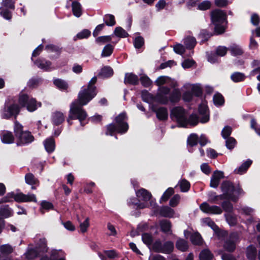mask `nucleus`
Listing matches in <instances>:
<instances>
[{
	"label": "nucleus",
	"mask_w": 260,
	"mask_h": 260,
	"mask_svg": "<svg viewBox=\"0 0 260 260\" xmlns=\"http://www.w3.org/2000/svg\"><path fill=\"white\" fill-rule=\"evenodd\" d=\"M96 81L97 77H93L88 83L87 86L81 88L78 93V99L71 104L68 119L69 125L72 124L70 119H78L81 125H84L87 123L86 120L87 114L82 106L87 105L97 94L98 90L95 86Z\"/></svg>",
	"instance_id": "f257e3e1"
},
{
	"label": "nucleus",
	"mask_w": 260,
	"mask_h": 260,
	"mask_svg": "<svg viewBox=\"0 0 260 260\" xmlns=\"http://www.w3.org/2000/svg\"><path fill=\"white\" fill-rule=\"evenodd\" d=\"M169 78L166 76H160L155 81V84L159 86L158 93L155 95V101L162 105H168L170 103L174 105L178 103L181 98V92L180 89L176 88L178 86L175 82L171 86L174 89L171 91L170 88L162 86L168 82Z\"/></svg>",
	"instance_id": "f03ea898"
},
{
	"label": "nucleus",
	"mask_w": 260,
	"mask_h": 260,
	"mask_svg": "<svg viewBox=\"0 0 260 260\" xmlns=\"http://www.w3.org/2000/svg\"><path fill=\"white\" fill-rule=\"evenodd\" d=\"M171 118L182 127L194 126L199 123L197 115L192 114L188 117L185 110L181 107L173 108L170 113Z\"/></svg>",
	"instance_id": "7ed1b4c3"
},
{
	"label": "nucleus",
	"mask_w": 260,
	"mask_h": 260,
	"mask_svg": "<svg viewBox=\"0 0 260 260\" xmlns=\"http://www.w3.org/2000/svg\"><path fill=\"white\" fill-rule=\"evenodd\" d=\"M127 116L124 112L119 114L115 118V123H111L107 126L106 135L113 136L115 132L124 134L128 129V125L126 122Z\"/></svg>",
	"instance_id": "20e7f679"
},
{
	"label": "nucleus",
	"mask_w": 260,
	"mask_h": 260,
	"mask_svg": "<svg viewBox=\"0 0 260 260\" xmlns=\"http://www.w3.org/2000/svg\"><path fill=\"white\" fill-rule=\"evenodd\" d=\"M221 189L225 199L231 200L236 202L240 195L244 194V191L240 186L235 187L233 183L229 181H224L221 185Z\"/></svg>",
	"instance_id": "39448f33"
},
{
	"label": "nucleus",
	"mask_w": 260,
	"mask_h": 260,
	"mask_svg": "<svg viewBox=\"0 0 260 260\" xmlns=\"http://www.w3.org/2000/svg\"><path fill=\"white\" fill-rule=\"evenodd\" d=\"M211 19L212 23L215 25V31L217 34L224 32L227 23L226 13L222 10L215 9L211 12Z\"/></svg>",
	"instance_id": "423d86ee"
},
{
	"label": "nucleus",
	"mask_w": 260,
	"mask_h": 260,
	"mask_svg": "<svg viewBox=\"0 0 260 260\" xmlns=\"http://www.w3.org/2000/svg\"><path fill=\"white\" fill-rule=\"evenodd\" d=\"M23 126L18 121L14 122V132L17 139V145L22 146L28 144L34 140V137L29 131H23Z\"/></svg>",
	"instance_id": "0eeeda50"
},
{
	"label": "nucleus",
	"mask_w": 260,
	"mask_h": 260,
	"mask_svg": "<svg viewBox=\"0 0 260 260\" xmlns=\"http://www.w3.org/2000/svg\"><path fill=\"white\" fill-rule=\"evenodd\" d=\"M14 200L17 202H37L36 197L34 194L28 193L25 194L22 192L15 193L14 192H9L4 197L1 203L10 202Z\"/></svg>",
	"instance_id": "6e6552de"
},
{
	"label": "nucleus",
	"mask_w": 260,
	"mask_h": 260,
	"mask_svg": "<svg viewBox=\"0 0 260 260\" xmlns=\"http://www.w3.org/2000/svg\"><path fill=\"white\" fill-rule=\"evenodd\" d=\"M19 104L21 107H25L29 112H34L41 106L40 102H38L31 96L22 92L19 94Z\"/></svg>",
	"instance_id": "1a4fd4ad"
},
{
	"label": "nucleus",
	"mask_w": 260,
	"mask_h": 260,
	"mask_svg": "<svg viewBox=\"0 0 260 260\" xmlns=\"http://www.w3.org/2000/svg\"><path fill=\"white\" fill-rule=\"evenodd\" d=\"M20 111V107L15 103L6 102L4 107L1 111V117L4 119H9L12 116L16 118Z\"/></svg>",
	"instance_id": "9d476101"
},
{
	"label": "nucleus",
	"mask_w": 260,
	"mask_h": 260,
	"mask_svg": "<svg viewBox=\"0 0 260 260\" xmlns=\"http://www.w3.org/2000/svg\"><path fill=\"white\" fill-rule=\"evenodd\" d=\"M152 249L156 252L170 254L173 250L174 243L170 241L162 243L160 240H157L153 244Z\"/></svg>",
	"instance_id": "9b49d317"
},
{
	"label": "nucleus",
	"mask_w": 260,
	"mask_h": 260,
	"mask_svg": "<svg viewBox=\"0 0 260 260\" xmlns=\"http://www.w3.org/2000/svg\"><path fill=\"white\" fill-rule=\"evenodd\" d=\"M150 205L152 208H154V213L155 214H158L164 217L172 218L174 216V210L169 206L158 207L156 206V204L152 201L150 202Z\"/></svg>",
	"instance_id": "f8f14e48"
},
{
	"label": "nucleus",
	"mask_w": 260,
	"mask_h": 260,
	"mask_svg": "<svg viewBox=\"0 0 260 260\" xmlns=\"http://www.w3.org/2000/svg\"><path fill=\"white\" fill-rule=\"evenodd\" d=\"M239 241V234L237 233L233 232L230 234L229 236L226 239L223 248L229 252H233L236 246V244Z\"/></svg>",
	"instance_id": "ddd939ff"
},
{
	"label": "nucleus",
	"mask_w": 260,
	"mask_h": 260,
	"mask_svg": "<svg viewBox=\"0 0 260 260\" xmlns=\"http://www.w3.org/2000/svg\"><path fill=\"white\" fill-rule=\"evenodd\" d=\"M15 247L9 244L0 246V260H12L11 254L14 251Z\"/></svg>",
	"instance_id": "4468645a"
},
{
	"label": "nucleus",
	"mask_w": 260,
	"mask_h": 260,
	"mask_svg": "<svg viewBox=\"0 0 260 260\" xmlns=\"http://www.w3.org/2000/svg\"><path fill=\"white\" fill-rule=\"evenodd\" d=\"M200 209L203 212L209 214H220L222 213V209L217 206H211L206 202H204L200 206Z\"/></svg>",
	"instance_id": "2eb2a0df"
},
{
	"label": "nucleus",
	"mask_w": 260,
	"mask_h": 260,
	"mask_svg": "<svg viewBox=\"0 0 260 260\" xmlns=\"http://www.w3.org/2000/svg\"><path fill=\"white\" fill-rule=\"evenodd\" d=\"M32 61L38 68L44 71L48 72L54 69V68L52 66L51 62L44 58H38Z\"/></svg>",
	"instance_id": "dca6fc26"
},
{
	"label": "nucleus",
	"mask_w": 260,
	"mask_h": 260,
	"mask_svg": "<svg viewBox=\"0 0 260 260\" xmlns=\"http://www.w3.org/2000/svg\"><path fill=\"white\" fill-rule=\"evenodd\" d=\"M224 177V173L222 171L216 170L214 171L211 177L210 186L213 188H217L220 180Z\"/></svg>",
	"instance_id": "f3484780"
},
{
	"label": "nucleus",
	"mask_w": 260,
	"mask_h": 260,
	"mask_svg": "<svg viewBox=\"0 0 260 260\" xmlns=\"http://www.w3.org/2000/svg\"><path fill=\"white\" fill-rule=\"evenodd\" d=\"M199 112L202 115L200 118V122L206 123L209 120V115L208 114V107L205 104H201L199 106Z\"/></svg>",
	"instance_id": "a211bd4d"
},
{
	"label": "nucleus",
	"mask_w": 260,
	"mask_h": 260,
	"mask_svg": "<svg viewBox=\"0 0 260 260\" xmlns=\"http://www.w3.org/2000/svg\"><path fill=\"white\" fill-rule=\"evenodd\" d=\"M25 180L27 184L31 186L32 189H36V187L39 185V180L32 173H27L25 176Z\"/></svg>",
	"instance_id": "6ab92c4d"
},
{
	"label": "nucleus",
	"mask_w": 260,
	"mask_h": 260,
	"mask_svg": "<svg viewBox=\"0 0 260 260\" xmlns=\"http://www.w3.org/2000/svg\"><path fill=\"white\" fill-rule=\"evenodd\" d=\"M127 205L129 207L136 209H142L148 207L145 203H140L137 198H131L127 201Z\"/></svg>",
	"instance_id": "aec40b11"
},
{
	"label": "nucleus",
	"mask_w": 260,
	"mask_h": 260,
	"mask_svg": "<svg viewBox=\"0 0 260 260\" xmlns=\"http://www.w3.org/2000/svg\"><path fill=\"white\" fill-rule=\"evenodd\" d=\"M0 136L4 143L11 144L14 141V137L12 132L7 131H2L0 133Z\"/></svg>",
	"instance_id": "412c9836"
},
{
	"label": "nucleus",
	"mask_w": 260,
	"mask_h": 260,
	"mask_svg": "<svg viewBox=\"0 0 260 260\" xmlns=\"http://www.w3.org/2000/svg\"><path fill=\"white\" fill-rule=\"evenodd\" d=\"M137 198L144 202H147L152 197L151 194L144 188H141L136 191Z\"/></svg>",
	"instance_id": "4be33fe9"
},
{
	"label": "nucleus",
	"mask_w": 260,
	"mask_h": 260,
	"mask_svg": "<svg viewBox=\"0 0 260 260\" xmlns=\"http://www.w3.org/2000/svg\"><path fill=\"white\" fill-rule=\"evenodd\" d=\"M40 252H41V251H40L37 248H32L29 246L26 252L24 254V255L27 260H30L38 257Z\"/></svg>",
	"instance_id": "5701e85b"
},
{
	"label": "nucleus",
	"mask_w": 260,
	"mask_h": 260,
	"mask_svg": "<svg viewBox=\"0 0 260 260\" xmlns=\"http://www.w3.org/2000/svg\"><path fill=\"white\" fill-rule=\"evenodd\" d=\"M138 77L133 73H126L125 75L124 82L125 84H129L136 85L139 83Z\"/></svg>",
	"instance_id": "b1692460"
},
{
	"label": "nucleus",
	"mask_w": 260,
	"mask_h": 260,
	"mask_svg": "<svg viewBox=\"0 0 260 260\" xmlns=\"http://www.w3.org/2000/svg\"><path fill=\"white\" fill-rule=\"evenodd\" d=\"M64 120V116L60 112L56 111L52 115V122L54 125H58Z\"/></svg>",
	"instance_id": "393cba45"
},
{
	"label": "nucleus",
	"mask_w": 260,
	"mask_h": 260,
	"mask_svg": "<svg viewBox=\"0 0 260 260\" xmlns=\"http://www.w3.org/2000/svg\"><path fill=\"white\" fill-rule=\"evenodd\" d=\"M156 113L157 118L160 120H166L168 117V110L166 107H159L156 110H153Z\"/></svg>",
	"instance_id": "a878e982"
},
{
	"label": "nucleus",
	"mask_w": 260,
	"mask_h": 260,
	"mask_svg": "<svg viewBox=\"0 0 260 260\" xmlns=\"http://www.w3.org/2000/svg\"><path fill=\"white\" fill-rule=\"evenodd\" d=\"M36 246L39 250L41 252H44L47 251V241L45 238H36L35 239Z\"/></svg>",
	"instance_id": "bb28decb"
},
{
	"label": "nucleus",
	"mask_w": 260,
	"mask_h": 260,
	"mask_svg": "<svg viewBox=\"0 0 260 260\" xmlns=\"http://www.w3.org/2000/svg\"><path fill=\"white\" fill-rule=\"evenodd\" d=\"M44 145L46 151L49 153H52L55 150V140L53 138H49L44 141Z\"/></svg>",
	"instance_id": "cd10ccee"
},
{
	"label": "nucleus",
	"mask_w": 260,
	"mask_h": 260,
	"mask_svg": "<svg viewBox=\"0 0 260 260\" xmlns=\"http://www.w3.org/2000/svg\"><path fill=\"white\" fill-rule=\"evenodd\" d=\"M199 142V137L196 134H190L187 140V145L188 146V150L189 152H192V150L190 149V148L196 146Z\"/></svg>",
	"instance_id": "c85d7f7f"
},
{
	"label": "nucleus",
	"mask_w": 260,
	"mask_h": 260,
	"mask_svg": "<svg viewBox=\"0 0 260 260\" xmlns=\"http://www.w3.org/2000/svg\"><path fill=\"white\" fill-rule=\"evenodd\" d=\"M252 164V160L248 159L244 162L239 168L236 169L234 171L235 173L239 174H243L245 173L249 167Z\"/></svg>",
	"instance_id": "c756f323"
},
{
	"label": "nucleus",
	"mask_w": 260,
	"mask_h": 260,
	"mask_svg": "<svg viewBox=\"0 0 260 260\" xmlns=\"http://www.w3.org/2000/svg\"><path fill=\"white\" fill-rule=\"evenodd\" d=\"M228 49L233 56L241 55L243 53V50L242 47L236 44H231Z\"/></svg>",
	"instance_id": "7c9ffc66"
},
{
	"label": "nucleus",
	"mask_w": 260,
	"mask_h": 260,
	"mask_svg": "<svg viewBox=\"0 0 260 260\" xmlns=\"http://www.w3.org/2000/svg\"><path fill=\"white\" fill-rule=\"evenodd\" d=\"M176 186H179L180 191L182 192H187L190 188V183L185 179H180Z\"/></svg>",
	"instance_id": "2f4dec72"
},
{
	"label": "nucleus",
	"mask_w": 260,
	"mask_h": 260,
	"mask_svg": "<svg viewBox=\"0 0 260 260\" xmlns=\"http://www.w3.org/2000/svg\"><path fill=\"white\" fill-rule=\"evenodd\" d=\"M72 12L74 15L77 17H79L82 15V10L81 4L77 2L73 1L72 3Z\"/></svg>",
	"instance_id": "473e14b6"
},
{
	"label": "nucleus",
	"mask_w": 260,
	"mask_h": 260,
	"mask_svg": "<svg viewBox=\"0 0 260 260\" xmlns=\"http://www.w3.org/2000/svg\"><path fill=\"white\" fill-rule=\"evenodd\" d=\"M257 255V250L255 246L250 245L246 249V256L249 260H255Z\"/></svg>",
	"instance_id": "72a5a7b5"
},
{
	"label": "nucleus",
	"mask_w": 260,
	"mask_h": 260,
	"mask_svg": "<svg viewBox=\"0 0 260 260\" xmlns=\"http://www.w3.org/2000/svg\"><path fill=\"white\" fill-rule=\"evenodd\" d=\"M113 74V69L110 67H104L99 73V76L103 78H108L111 77Z\"/></svg>",
	"instance_id": "f704fd0d"
},
{
	"label": "nucleus",
	"mask_w": 260,
	"mask_h": 260,
	"mask_svg": "<svg viewBox=\"0 0 260 260\" xmlns=\"http://www.w3.org/2000/svg\"><path fill=\"white\" fill-rule=\"evenodd\" d=\"M184 44L187 49H193L197 44L196 39L194 37L188 36L184 39Z\"/></svg>",
	"instance_id": "c9c22d12"
},
{
	"label": "nucleus",
	"mask_w": 260,
	"mask_h": 260,
	"mask_svg": "<svg viewBox=\"0 0 260 260\" xmlns=\"http://www.w3.org/2000/svg\"><path fill=\"white\" fill-rule=\"evenodd\" d=\"M13 210L8 205H4L0 208V217L7 218L13 215Z\"/></svg>",
	"instance_id": "e433bc0d"
},
{
	"label": "nucleus",
	"mask_w": 260,
	"mask_h": 260,
	"mask_svg": "<svg viewBox=\"0 0 260 260\" xmlns=\"http://www.w3.org/2000/svg\"><path fill=\"white\" fill-rule=\"evenodd\" d=\"M161 230L162 232L167 233L171 232L172 224L170 220L163 219L159 223Z\"/></svg>",
	"instance_id": "4c0bfd02"
},
{
	"label": "nucleus",
	"mask_w": 260,
	"mask_h": 260,
	"mask_svg": "<svg viewBox=\"0 0 260 260\" xmlns=\"http://www.w3.org/2000/svg\"><path fill=\"white\" fill-rule=\"evenodd\" d=\"M53 83L60 90H67L68 88V84L64 80L60 79H54Z\"/></svg>",
	"instance_id": "58836bf2"
},
{
	"label": "nucleus",
	"mask_w": 260,
	"mask_h": 260,
	"mask_svg": "<svg viewBox=\"0 0 260 260\" xmlns=\"http://www.w3.org/2000/svg\"><path fill=\"white\" fill-rule=\"evenodd\" d=\"M176 246L178 250L181 251H185L188 248L187 242L181 239H179L177 241Z\"/></svg>",
	"instance_id": "ea45409f"
},
{
	"label": "nucleus",
	"mask_w": 260,
	"mask_h": 260,
	"mask_svg": "<svg viewBox=\"0 0 260 260\" xmlns=\"http://www.w3.org/2000/svg\"><path fill=\"white\" fill-rule=\"evenodd\" d=\"M214 104L216 106H221L224 103V99L220 93H216L213 98Z\"/></svg>",
	"instance_id": "a19ab883"
},
{
	"label": "nucleus",
	"mask_w": 260,
	"mask_h": 260,
	"mask_svg": "<svg viewBox=\"0 0 260 260\" xmlns=\"http://www.w3.org/2000/svg\"><path fill=\"white\" fill-rule=\"evenodd\" d=\"M245 78V75L243 73L240 72H235L231 76V80L236 83L243 81Z\"/></svg>",
	"instance_id": "79ce46f5"
},
{
	"label": "nucleus",
	"mask_w": 260,
	"mask_h": 260,
	"mask_svg": "<svg viewBox=\"0 0 260 260\" xmlns=\"http://www.w3.org/2000/svg\"><path fill=\"white\" fill-rule=\"evenodd\" d=\"M213 257V254L208 249L202 250L200 254V260H211Z\"/></svg>",
	"instance_id": "37998d69"
},
{
	"label": "nucleus",
	"mask_w": 260,
	"mask_h": 260,
	"mask_svg": "<svg viewBox=\"0 0 260 260\" xmlns=\"http://www.w3.org/2000/svg\"><path fill=\"white\" fill-rule=\"evenodd\" d=\"M104 21L106 25L114 26L116 24L115 17L112 14H106L104 16Z\"/></svg>",
	"instance_id": "c03bdc74"
},
{
	"label": "nucleus",
	"mask_w": 260,
	"mask_h": 260,
	"mask_svg": "<svg viewBox=\"0 0 260 260\" xmlns=\"http://www.w3.org/2000/svg\"><path fill=\"white\" fill-rule=\"evenodd\" d=\"M114 47L111 44H107L106 45L102 52L101 56L102 57H108L110 56L113 51Z\"/></svg>",
	"instance_id": "a18cd8bd"
},
{
	"label": "nucleus",
	"mask_w": 260,
	"mask_h": 260,
	"mask_svg": "<svg viewBox=\"0 0 260 260\" xmlns=\"http://www.w3.org/2000/svg\"><path fill=\"white\" fill-rule=\"evenodd\" d=\"M114 34L119 38H126L128 36V33L121 27L118 26L115 28Z\"/></svg>",
	"instance_id": "49530a36"
},
{
	"label": "nucleus",
	"mask_w": 260,
	"mask_h": 260,
	"mask_svg": "<svg viewBox=\"0 0 260 260\" xmlns=\"http://www.w3.org/2000/svg\"><path fill=\"white\" fill-rule=\"evenodd\" d=\"M212 36V34L209 32L206 29H203L201 31L199 37L202 39L201 41V43H203L204 42L208 40V39Z\"/></svg>",
	"instance_id": "de8ad7c7"
},
{
	"label": "nucleus",
	"mask_w": 260,
	"mask_h": 260,
	"mask_svg": "<svg viewBox=\"0 0 260 260\" xmlns=\"http://www.w3.org/2000/svg\"><path fill=\"white\" fill-rule=\"evenodd\" d=\"M174 190L173 188H168L162 194L160 198V202L167 201L170 197L174 193Z\"/></svg>",
	"instance_id": "09e8293b"
},
{
	"label": "nucleus",
	"mask_w": 260,
	"mask_h": 260,
	"mask_svg": "<svg viewBox=\"0 0 260 260\" xmlns=\"http://www.w3.org/2000/svg\"><path fill=\"white\" fill-rule=\"evenodd\" d=\"M141 96L142 100L148 103H149L153 100V95L146 90L142 91Z\"/></svg>",
	"instance_id": "8fccbe9b"
},
{
	"label": "nucleus",
	"mask_w": 260,
	"mask_h": 260,
	"mask_svg": "<svg viewBox=\"0 0 260 260\" xmlns=\"http://www.w3.org/2000/svg\"><path fill=\"white\" fill-rule=\"evenodd\" d=\"M226 220L230 225H234L237 223V217L232 212L227 213L224 215Z\"/></svg>",
	"instance_id": "3c124183"
},
{
	"label": "nucleus",
	"mask_w": 260,
	"mask_h": 260,
	"mask_svg": "<svg viewBox=\"0 0 260 260\" xmlns=\"http://www.w3.org/2000/svg\"><path fill=\"white\" fill-rule=\"evenodd\" d=\"M202 222L205 224L210 227L214 231H215L218 229V226L216 225L215 223L209 217L203 218L202 219Z\"/></svg>",
	"instance_id": "603ef678"
},
{
	"label": "nucleus",
	"mask_w": 260,
	"mask_h": 260,
	"mask_svg": "<svg viewBox=\"0 0 260 260\" xmlns=\"http://www.w3.org/2000/svg\"><path fill=\"white\" fill-rule=\"evenodd\" d=\"M211 7V3L209 1H204L198 5L197 9L202 11H205L209 9Z\"/></svg>",
	"instance_id": "864d4df0"
},
{
	"label": "nucleus",
	"mask_w": 260,
	"mask_h": 260,
	"mask_svg": "<svg viewBox=\"0 0 260 260\" xmlns=\"http://www.w3.org/2000/svg\"><path fill=\"white\" fill-rule=\"evenodd\" d=\"M142 239L143 242L148 245H151L153 241V237L151 234L149 233L143 234L142 235Z\"/></svg>",
	"instance_id": "5fc2aeb1"
},
{
	"label": "nucleus",
	"mask_w": 260,
	"mask_h": 260,
	"mask_svg": "<svg viewBox=\"0 0 260 260\" xmlns=\"http://www.w3.org/2000/svg\"><path fill=\"white\" fill-rule=\"evenodd\" d=\"M238 211L242 214L246 215H252L254 213V210L248 207H243L238 209Z\"/></svg>",
	"instance_id": "6e6d98bb"
},
{
	"label": "nucleus",
	"mask_w": 260,
	"mask_h": 260,
	"mask_svg": "<svg viewBox=\"0 0 260 260\" xmlns=\"http://www.w3.org/2000/svg\"><path fill=\"white\" fill-rule=\"evenodd\" d=\"M191 92L192 94L198 97L201 96L202 94V90L199 85H193L191 87Z\"/></svg>",
	"instance_id": "4d7b16f0"
},
{
	"label": "nucleus",
	"mask_w": 260,
	"mask_h": 260,
	"mask_svg": "<svg viewBox=\"0 0 260 260\" xmlns=\"http://www.w3.org/2000/svg\"><path fill=\"white\" fill-rule=\"evenodd\" d=\"M225 140V145L227 148L230 150L233 149L236 144V140L233 137H229Z\"/></svg>",
	"instance_id": "13d9d810"
},
{
	"label": "nucleus",
	"mask_w": 260,
	"mask_h": 260,
	"mask_svg": "<svg viewBox=\"0 0 260 260\" xmlns=\"http://www.w3.org/2000/svg\"><path fill=\"white\" fill-rule=\"evenodd\" d=\"M222 208L227 213L232 212L233 206L229 201H224L221 204Z\"/></svg>",
	"instance_id": "bf43d9fd"
},
{
	"label": "nucleus",
	"mask_w": 260,
	"mask_h": 260,
	"mask_svg": "<svg viewBox=\"0 0 260 260\" xmlns=\"http://www.w3.org/2000/svg\"><path fill=\"white\" fill-rule=\"evenodd\" d=\"M144 44V40L143 37L141 36L135 38L134 41V45L136 48L139 49L141 48Z\"/></svg>",
	"instance_id": "052dcab7"
},
{
	"label": "nucleus",
	"mask_w": 260,
	"mask_h": 260,
	"mask_svg": "<svg viewBox=\"0 0 260 260\" xmlns=\"http://www.w3.org/2000/svg\"><path fill=\"white\" fill-rule=\"evenodd\" d=\"M232 132V127L230 126H225L221 131V136L224 139L228 138Z\"/></svg>",
	"instance_id": "680f3d73"
},
{
	"label": "nucleus",
	"mask_w": 260,
	"mask_h": 260,
	"mask_svg": "<svg viewBox=\"0 0 260 260\" xmlns=\"http://www.w3.org/2000/svg\"><path fill=\"white\" fill-rule=\"evenodd\" d=\"M91 35V32L88 29H83L77 34L76 38L79 39H83L88 38Z\"/></svg>",
	"instance_id": "e2e57ef3"
},
{
	"label": "nucleus",
	"mask_w": 260,
	"mask_h": 260,
	"mask_svg": "<svg viewBox=\"0 0 260 260\" xmlns=\"http://www.w3.org/2000/svg\"><path fill=\"white\" fill-rule=\"evenodd\" d=\"M0 10L1 15L5 19L7 20H10L12 18V14L9 10L2 8H0Z\"/></svg>",
	"instance_id": "0e129e2a"
},
{
	"label": "nucleus",
	"mask_w": 260,
	"mask_h": 260,
	"mask_svg": "<svg viewBox=\"0 0 260 260\" xmlns=\"http://www.w3.org/2000/svg\"><path fill=\"white\" fill-rule=\"evenodd\" d=\"M45 49L47 50V51H49L51 52H56L58 54H60V53L61 52V48H60L59 46H56V45H54L53 44L47 45L45 47Z\"/></svg>",
	"instance_id": "69168bd1"
},
{
	"label": "nucleus",
	"mask_w": 260,
	"mask_h": 260,
	"mask_svg": "<svg viewBox=\"0 0 260 260\" xmlns=\"http://www.w3.org/2000/svg\"><path fill=\"white\" fill-rule=\"evenodd\" d=\"M140 80L142 85L145 87H148L152 84V81L147 76H142Z\"/></svg>",
	"instance_id": "338daca9"
},
{
	"label": "nucleus",
	"mask_w": 260,
	"mask_h": 260,
	"mask_svg": "<svg viewBox=\"0 0 260 260\" xmlns=\"http://www.w3.org/2000/svg\"><path fill=\"white\" fill-rule=\"evenodd\" d=\"M104 254L109 258L113 259L118 257L119 253L115 250H104Z\"/></svg>",
	"instance_id": "774afa93"
}]
</instances>
